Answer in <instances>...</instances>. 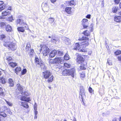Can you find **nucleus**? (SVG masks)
I'll list each match as a JSON object with an SVG mask.
<instances>
[{
    "instance_id": "f257e3e1",
    "label": "nucleus",
    "mask_w": 121,
    "mask_h": 121,
    "mask_svg": "<svg viewBox=\"0 0 121 121\" xmlns=\"http://www.w3.org/2000/svg\"><path fill=\"white\" fill-rule=\"evenodd\" d=\"M3 45L5 47H8L9 49H10L12 51L15 50L17 48L16 44L11 42L9 39L8 40H5Z\"/></svg>"
},
{
    "instance_id": "f03ea898",
    "label": "nucleus",
    "mask_w": 121,
    "mask_h": 121,
    "mask_svg": "<svg viewBox=\"0 0 121 121\" xmlns=\"http://www.w3.org/2000/svg\"><path fill=\"white\" fill-rule=\"evenodd\" d=\"M43 77L45 79H48V82H52L53 76L49 71L46 70L43 72Z\"/></svg>"
},
{
    "instance_id": "7ed1b4c3",
    "label": "nucleus",
    "mask_w": 121,
    "mask_h": 121,
    "mask_svg": "<svg viewBox=\"0 0 121 121\" xmlns=\"http://www.w3.org/2000/svg\"><path fill=\"white\" fill-rule=\"evenodd\" d=\"M42 45H40L41 48L40 49V51L42 50L43 51V53L44 56H46L50 52V50L49 48L45 46H43L42 48Z\"/></svg>"
},
{
    "instance_id": "20e7f679",
    "label": "nucleus",
    "mask_w": 121,
    "mask_h": 121,
    "mask_svg": "<svg viewBox=\"0 0 121 121\" xmlns=\"http://www.w3.org/2000/svg\"><path fill=\"white\" fill-rule=\"evenodd\" d=\"M80 92L79 98H81L82 100H83V99L86 97L85 92L84 88L83 87H81L80 88Z\"/></svg>"
},
{
    "instance_id": "39448f33",
    "label": "nucleus",
    "mask_w": 121,
    "mask_h": 121,
    "mask_svg": "<svg viewBox=\"0 0 121 121\" xmlns=\"http://www.w3.org/2000/svg\"><path fill=\"white\" fill-rule=\"evenodd\" d=\"M76 55L77 56V62L80 64H82V63L84 61V59L82 56L79 55L78 53L76 54Z\"/></svg>"
},
{
    "instance_id": "423d86ee",
    "label": "nucleus",
    "mask_w": 121,
    "mask_h": 121,
    "mask_svg": "<svg viewBox=\"0 0 121 121\" xmlns=\"http://www.w3.org/2000/svg\"><path fill=\"white\" fill-rule=\"evenodd\" d=\"M76 75V71L73 68L69 70L68 76L70 75L72 78H74Z\"/></svg>"
},
{
    "instance_id": "0eeeda50",
    "label": "nucleus",
    "mask_w": 121,
    "mask_h": 121,
    "mask_svg": "<svg viewBox=\"0 0 121 121\" xmlns=\"http://www.w3.org/2000/svg\"><path fill=\"white\" fill-rule=\"evenodd\" d=\"M82 24L84 28H86L88 26V20L86 19H83L82 21Z\"/></svg>"
},
{
    "instance_id": "6e6552de",
    "label": "nucleus",
    "mask_w": 121,
    "mask_h": 121,
    "mask_svg": "<svg viewBox=\"0 0 121 121\" xmlns=\"http://www.w3.org/2000/svg\"><path fill=\"white\" fill-rule=\"evenodd\" d=\"M48 4L47 3H43L42 4V5L43 6V9L44 12H47L48 11L49 8Z\"/></svg>"
},
{
    "instance_id": "1a4fd4ad",
    "label": "nucleus",
    "mask_w": 121,
    "mask_h": 121,
    "mask_svg": "<svg viewBox=\"0 0 121 121\" xmlns=\"http://www.w3.org/2000/svg\"><path fill=\"white\" fill-rule=\"evenodd\" d=\"M55 63H60L61 64L64 63V60L61 59V57L56 58L55 59Z\"/></svg>"
},
{
    "instance_id": "9d476101",
    "label": "nucleus",
    "mask_w": 121,
    "mask_h": 121,
    "mask_svg": "<svg viewBox=\"0 0 121 121\" xmlns=\"http://www.w3.org/2000/svg\"><path fill=\"white\" fill-rule=\"evenodd\" d=\"M16 23L18 24H19L22 26L26 24V23L23 22V21L22 19H19L16 20Z\"/></svg>"
},
{
    "instance_id": "9b49d317",
    "label": "nucleus",
    "mask_w": 121,
    "mask_h": 121,
    "mask_svg": "<svg viewBox=\"0 0 121 121\" xmlns=\"http://www.w3.org/2000/svg\"><path fill=\"white\" fill-rule=\"evenodd\" d=\"M26 93H25V96L22 97L21 98V99L22 101H30V98L26 96Z\"/></svg>"
},
{
    "instance_id": "f8f14e48",
    "label": "nucleus",
    "mask_w": 121,
    "mask_h": 121,
    "mask_svg": "<svg viewBox=\"0 0 121 121\" xmlns=\"http://www.w3.org/2000/svg\"><path fill=\"white\" fill-rule=\"evenodd\" d=\"M63 39H64V41L66 44L69 45L70 44V41L69 39L65 37H64L63 38Z\"/></svg>"
},
{
    "instance_id": "ddd939ff",
    "label": "nucleus",
    "mask_w": 121,
    "mask_h": 121,
    "mask_svg": "<svg viewBox=\"0 0 121 121\" xmlns=\"http://www.w3.org/2000/svg\"><path fill=\"white\" fill-rule=\"evenodd\" d=\"M17 86L18 87V90L19 91V93H20L21 94H22L23 92V88L19 84H17Z\"/></svg>"
},
{
    "instance_id": "4468645a",
    "label": "nucleus",
    "mask_w": 121,
    "mask_h": 121,
    "mask_svg": "<svg viewBox=\"0 0 121 121\" xmlns=\"http://www.w3.org/2000/svg\"><path fill=\"white\" fill-rule=\"evenodd\" d=\"M56 50H54L52 51L50 53L49 56L51 57H54L56 55Z\"/></svg>"
},
{
    "instance_id": "2eb2a0df",
    "label": "nucleus",
    "mask_w": 121,
    "mask_h": 121,
    "mask_svg": "<svg viewBox=\"0 0 121 121\" xmlns=\"http://www.w3.org/2000/svg\"><path fill=\"white\" fill-rule=\"evenodd\" d=\"M80 47V45L78 43H77L75 44L74 47L73 49L74 50L79 51L81 48Z\"/></svg>"
},
{
    "instance_id": "dca6fc26",
    "label": "nucleus",
    "mask_w": 121,
    "mask_h": 121,
    "mask_svg": "<svg viewBox=\"0 0 121 121\" xmlns=\"http://www.w3.org/2000/svg\"><path fill=\"white\" fill-rule=\"evenodd\" d=\"M71 7H67L65 8V10L67 13L71 14L72 13V12L71 11Z\"/></svg>"
},
{
    "instance_id": "f3484780",
    "label": "nucleus",
    "mask_w": 121,
    "mask_h": 121,
    "mask_svg": "<svg viewBox=\"0 0 121 121\" xmlns=\"http://www.w3.org/2000/svg\"><path fill=\"white\" fill-rule=\"evenodd\" d=\"M27 102H21V105L23 107L27 108H28L29 107L28 105L26 104Z\"/></svg>"
},
{
    "instance_id": "a211bd4d",
    "label": "nucleus",
    "mask_w": 121,
    "mask_h": 121,
    "mask_svg": "<svg viewBox=\"0 0 121 121\" xmlns=\"http://www.w3.org/2000/svg\"><path fill=\"white\" fill-rule=\"evenodd\" d=\"M39 65L41 67L42 69L43 70H45L46 68V67L45 66L44 63L43 61L40 63Z\"/></svg>"
},
{
    "instance_id": "6ab92c4d",
    "label": "nucleus",
    "mask_w": 121,
    "mask_h": 121,
    "mask_svg": "<svg viewBox=\"0 0 121 121\" xmlns=\"http://www.w3.org/2000/svg\"><path fill=\"white\" fill-rule=\"evenodd\" d=\"M35 63L38 65L40 64V63L41 62H42V61H41L40 60H39L37 57H35Z\"/></svg>"
},
{
    "instance_id": "aec40b11",
    "label": "nucleus",
    "mask_w": 121,
    "mask_h": 121,
    "mask_svg": "<svg viewBox=\"0 0 121 121\" xmlns=\"http://www.w3.org/2000/svg\"><path fill=\"white\" fill-rule=\"evenodd\" d=\"M114 20L117 22H120L121 21V16H115V17Z\"/></svg>"
},
{
    "instance_id": "412c9836",
    "label": "nucleus",
    "mask_w": 121,
    "mask_h": 121,
    "mask_svg": "<svg viewBox=\"0 0 121 121\" xmlns=\"http://www.w3.org/2000/svg\"><path fill=\"white\" fill-rule=\"evenodd\" d=\"M2 14L3 16H6L7 15H9L10 14V13L7 10L3 12Z\"/></svg>"
},
{
    "instance_id": "4be33fe9",
    "label": "nucleus",
    "mask_w": 121,
    "mask_h": 121,
    "mask_svg": "<svg viewBox=\"0 0 121 121\" xmlns=\"http://www.w3.org/2000/svg\"><path fill=\"white\" fill-rule=\"evenodd\" d=\"M6 30L8 32H10L11 31L12 29L11 26L8 25L6 26Z\"/></svg>"
},
{
    "instance_id": "5701e85b",
    "label": "nucleus",
    "mask_w": 121,
    "mask_h": 121,
    "mask_svg": "<svg viewBox=\"0 0 121 121\" xmlns=\"http://www.w3.org/2000/svg\"><path fill=\"white\" fill-rule=\"evenodd\" d=\"M69 70H67L66 69L64 70L62 72V74L64 75H68L69 74Z\"/></svg>"
},
{
    "instance_id": "b1692460",
    "label": "nucleus",
    "mask_w": 121,
    "mask_h": 121,
    "mask_svg": "<svg viewBox=\"0 0 121 121\" xmlns=\"http://www.w3.org/2000/svg\"><path fill=\"white\" fill-rule=\"evenodd\" d=\"M18 30L22 32H23L24 31V27H19L17 28Z\"/></svg>"
},
{
    "instance_id": "393cba45",
    "label": "nucleus",
    "mask_w": 121,
    "mask_h": 121,
    "mask_svg": "<svg viewBox=\"0 0 121 121\" xmlns=\"http://www.w3.org/2000/svg\"><path fill=\"white\" fill-rule=\"evenodd\" d=\"M78 39L79 41H87L88 40V38L87 37H83L81 38H79Z\"/></svg>"
},
{
    "instance_id": "a878e982",
    "label": "nucleus",
    "mask_w": 121,
    "mask_h": 121,
    "mask_svg": "<svg viewBox=\"0 0 121 121\" xmlns=\"http://www.w3.org/2000/svg\"><path fill=\"white\" fill-rule=\"evenodd\" d=\"M9 82L11 86H13L14 82L12 79H9Z\"/></svg>"
},
{
    "instance_id": "bb28decb",
    "label": "nucleus",
    "mask_w": 121,
    "mask_h": 121,
    "mask_svg": "<svg viewBox=\"0 0 121 121\" xmlns=\"http://www.w3.org/2000/svg\"><path fill=\"white\" fill-rule=\"evenodd\" d=\"M48 20L50 23L51 24H52V23L54 22L55 19L54 18L51 17L48 18Z\"/></svg>"
},
{
    "instance_id": "cd10ccee",
    "label": "nucleus",
    "mask_w": 121,
    "mask_h": 121,
    "mask_svg": "<svg viewBox=\"0 0 121 121\" xmlns=\"http://www.w3.org/2000/svg\"><path fill=\"white\" fill-rule=\"evenodd\" d=\"M69 4L70 5H75L76 4V2L74 0H71L69 2Z\"/></svg>"
},
{
    "instance_id": "c85d7f7f",
    "label": "nucleus",
    "mask_w": 121,
    "mask_h": 121,
    "mask_svg": "<svg viewBox=\"0 0 121 121\" xmlns=\"http://www.w3.org/2000/svg\"><path fill=\"white\" fill-rule=\"evenodd\" d=\"M6 26V24L4 22H0V27L1 28H4Z\"/></svg>"
},
{
    "instance_id": "c756f323",
    "label": "nucleus",
    "mask_w": 121,
    "mask_h": 121,
    "mask_svg": "<svg viewBox=\"0 0 121 121\" xmlns=\"http://www.w3.org/2000/svg\"><path fill=\"white\" fill-rule=\"evenodd\" d=\"M81 44L82 45H83L84 46H86L88 45L89 43L87 41H83L82 42H81Z\"/></svg>"
},
{
    "instance_id": "7c9ffc66",
    "label": "nucleus",
    "mask_w": 121,
    "mask_h": 121,
    "mask_svg": "<svg viewBox=\"0 0 121 121\" xmlns=\"http://www.w3.org/2000/svg\"><path fill=\"white\" fill-rule=\"evenodd\" d=\"M6 82L5 78L2 77L0 78V82L2 84L5 83Z\"/></svg>"
},
{
    "instance_id": "2f4dec72",
    "label": "nucleus",
    "mask_w": 121,
    "mask_h": 121,
    "mask_svg": "<svg viewBox=\"0 0 121 121\" xmlns=\"http://www.w3.org/2000/svg\"><path fill=\"white\" fill-rule=\"evenodd\" d=\"M6 5L5 4L0 5V11L4 9L6 7Z\"/></svg>"
},
{
    "instance_id": "473e14b6",
    "label": "nucleus",
    "mask_w": 121,
    "mask_h": 121,
    "mask_svg": "<svg viewBox=\"0 0 121 121\" xmlns=\"http://www.w3.org/2000/svg\"><path fill=\"white\" fill-rule=\"evenodd\" d=\"M118 7H115L112 8V12L114 13H116L117 11Z\"/></svg>"
},
{
    "instance_id": "72a5a7b5",
    "label": "nucleus",
    "mask_w": 121,
    "mask_h": 121,
    "mask_svg": "<svg viewBox=\"0 0 121 121\" xmlns=\"http://www.w3.org/2000/svg\"><path fill=\"white\" fill-rule=\"evenodd\" d=\"M9 65L11 67H14L16 66L17 64L16 63H13V62H11L9 63Z\"/></svg>"
},
{
    "instance_id": "f704fd0d",
    "label": "nucleus",
    "mask_w": 121,
    "mask_h": 121,
    "mask_svg": "<svg viewBox=\"0 0 121 121\" xmlns=\"http://www.w3.org/2000/svg\"><path fill=\"white\" fill-rule=\"evenodd\" d=\"M85 35L88 36L89 35V34L88 30H86L84 31L83 33Z\"/></svg>"
},
{
    "instance_id": "c9c22d12",
    "label": "nucleus",
    "mask_w": 121,
    "mask_h": 121,
    "mask_svg": "<svg viewBox=\"0 0 121 121\" xmlns=\"http://www.w3.org/2000/svg\"><path fill=\"white\" fill-rule=\"evenodd\" d=\"M21 68L20 67H17L15 69V72L16 74H17L18 72L21 70Z\"/></svg>"
},
{
    "instance_id": "e433bc0d",
    "label": "nucleus",
    "mask_w": 121,
    "mask_h": 121,
    "mask_svg": "<svg viewBox=\"0 0 121 121\" xmlns=\"http://www.w3.org/2000/svg\"><path fill=\"white\" fill-rule=\"evenodd\" d=\"M69 55L67 53H66L64 56V59L66 60H68L69 58Z\"/></svg>"
},
{
    "instance_id": "4c0bfd02",
    "label": "nucleus",
    "mask_w": 121,
    "mask_h": 121,
    "mask_svg": "<svg viewBox=\"0 0 121 121\" xmlns=\"http://www.w3.org/2000/svg\"><path fill=\"white\" fill-rule=\"evenodd\" d=\"M0 115L1 116L4 117H6V115L4 112L0 111Z\"/></svg>"
},
{
    "instance_id": "58836bf2",
    "label": "nucleus",
    "mask_w": 121,
    "mask_h": 121,
    "mask_svg": "<svg viewBox=\"0 0 121 121\" xmlns=\"http://www.w3.org/2000/svg\"><path fill=\"white\" fill-rule=\"evenodd\" d=\"M58 39H56L55 38L52 37L51 39V41L53 43H56V42L57 41Z\"/></svg>"
},
{
    "instance_id": "ea45409f",
    "label": "nucleus",
    "mask_w": 121,
    "mask_h": 121,
    "mask_svg": "<svg viewBox=\"0 0 121 121\" xmlns=\"http://www.w3.org/2000/svg\"><path fill=\"white\" fill-rule=\"evenodd\" d=\"M121 54V51L118 50L115 52V54L116 55H118Z\"/></svg>"
},
{
    "instance_id": "a19ab883",
    "label": "nucleus",
    "mask_w": 121,
    "mask_h": 121,
    "mask_svg": "<svg viewBox=\"0 0 121 121\" xmlns=\"http://www.w3.org/2000/svg\"><path fill=\"white\" fill-rule=\"evenodd\" d=\"M3 89L2 88L0 87V95L1 96H4V93L3 91Z\"/></svg>"
},
{
    "instance_id": "79ce46f5",
    "label": "nucleus",
    "mask_w": 121,
    "mask_h": 121,
    "mask_svg": "<svg viewBox=\"0 0 121 121\" xmlns=\"http://www.w3.org/2000/svg\"><path fill=\"white\" fill-rule=\"evenodd\" d=\"M7 104L10 106H12L13 104L10 102L6 100H5Z\"/></svg>"
},
{
    "instance_id": "37998d69",
    "label": "nucleus",
    "mask_w": 121,
    "mask_h": 121,
    "mask_svg": "<svg viewBox=\"0 0 121 121\" xmlns=\"http://www.w3.org/2000/svg\"><path fill=\"white\" fill-rule=\"evenodd\" d=\"M49 62L50 64H53L55 63V60H53L52 59H50L49 61Z\"/></svg>"
},
{
    "instance_id": "c03bdc74",
    "label": "nucleus",
    "mask_w": 121,
    "mask_h": 121,
    "mask_svg": "<svg viewBox=\"0 0 121 121\" xmlns=\"http://www.w3.org/2000/svg\"><path fill=\"white\" fill-rule=\"evenodd\" d=\"M85 65L84 64H82V65L80 66V69H81L82 70H85L86 69L85 67Z\"/></svg>"
},
{
    "instance_id": "a18cd8bd",
    "label": "nucleus",
    "mask_w": 121,
    "mask_h": 121,
    "mask_svg": "<svg viewBox=\"0 0 121 121\" xmlns=\"http://www.w3.org/2000/svg\"><path fill=\"white\" fill-rule=\"evenodd\" d=\"M30 43H28L26 45V49L27 51L28 50L29 48H30Z\"/></svg>"
},
{
    "instance_id": "49530a36",
    "label": "nucleus",
    "mask_w": 121,
    "mask_h": 121,
    "mask_svg": "<svg viewBox=\"0 0 121 121\" xmlns=\"http://www.w3.org/2000/svg\"><path fill=\"white\" fill-rule=\"evenodd\" d=\"M5 36L4 35L2 34L0 35V39L1 40L5 39Z\"/></svg>"
},
{
    "instance_id": "de8ad7c7",
    "label": "nucleus",
    "mask_w": 121,
    "mask_h": 121,
    "mask_svg": "<svg viewBox=\"0 0 121 121\" xmlns=\"http://www.w3.org/2000/svg\"><path fill=\"white\" fill-rule=\"evenodd\" d=\"M26 72V69H24L23 70L22 72V75H24L25 74Z\"/></svg>"
},
{
    "instance_id": "09e8293b",
    "label": "nucleus",
    "mask_w": 121,
    "mask_h": 121,
    "mask_svg": "<svg viewBox=\"0 0 121 121\" xmlns=\"http://www.w3.org/2000/svg\"><path fill=\"white\" fill-rule=\"evenodd\" d=\"M2 109L3 111H4L5 110H7L8 109V108L6 106H4L2 107Z\"/></svg>"
},
{
    "instance_id": "8fccbe9b",
    "label": "nucleus",
    "mask_w": 121,
    "mask_h": 121,
    "mask_svg": "<svg viewBox=\"0 0 121 121\" xmlns=\"http://www.w3.org/2000/svg\"><path fill=\"white\" fill-rule=\"evenodd\" d=\"M64 65L65 67L67 68H69L70 67V65L66 63H64Z\"/></svg>"
},
{
    "instance_id": "3c124183",
    "label": "nucleus",
    "mask_w": 121,
    "mask_h": 121,
    "mask_svg": "<svg viewBox=\"0 0 121 121\" xmlns=\"http://www.w3.org/2000/svg\"><path fill=\"white\" fill-rule=\"evenodd\" d=\"M58 55L60 56H62L63 55V52L61 51H59L58 52Z\"/></svg>"
},
{
    "instance_id": "603ef678",
    "label": "nucleus",
    "mask_w": 121,
    "mask_h": 121,
    "mask_svg": "<svg viewBox=\"0 0 121 121\" xmlns=\"http://www.w3.org/2000/svg\"><path fill=\"white\" fill-rule=\"evenodd\" d=\"M89 91L91 93H93L94 92V91L92 90V89L91 87H90L89 88Z\"/></svg>"
},
{
    "instance_id": "864d4df0",
    "label": "nucleus",
    "mask_w": 121,
    "mask_h": 121,
    "mask_svg": "<svg viewBox=\"0 0 121 121\" xmlns=\"http://www.w3.org/2000/svg\"><path fill=\"white\" fill-rule=\"evenodd\" d=\"M114 1L115 3V4H118L120 1V0H115Z\"/></svg>"
},
{
    "instance_id": "5fc2aeb1",
    "label": "nucleus",
    "mask_w": 121,
    "mask_h": 121,
    "mask_svg": "<svg viewBox=\"0 0 121 121\" xmlns=\"http://www.w3.org/2000/svg\"><path fill=\"white\" fill-rule=\"evenodd\" d=\"M79 51L81 52H85L86 51V50L85 49L80 48Z\"/></svg>"
},
{
    "instance_id": "6e6d98bb",
    "label": "nucleus",
    "mask_w": 121,
    "mask_h": 121,
    "mask_svg": "<svg viewBox=\"0 0 121 121\" xmlns=\"http://www.w3.org/2000/svg\"><path fill=\"white\" fill-rule=\"evenodd\" d=\"M9 21H12V20H13V19L12 16H11L10 17H9Z\"/></svg>"
},
{
    "instance_id": "4d7b16f0",
    "label": "nucleus",
    "mask_w": 121,
    "mask_h": 121,
    "mask_svg": "<svg viewBox=\"0 0 121 121\" xmlns=\"http://www.w3.org/2000/svg\"><path fill=\"white\" fill-rule=\"evenodd\" d=\"M85 74L83 73H82L81 74L80 77L82 78H83L85 77Z\"/></svg>"
},
{
    "instance_id": "13d9d810",
    "label": "nucleus",
    "mask_w": 121,
    "mask_h": 121,
    "mask_svg": "<svg viewBox=\"0 0 121 121\" xmlns=\"http://www.w3.org/2000/svg\"><path fill=\"white\" fill-rule=\"evenodd\" d=\"M12 59V58L11 57H9L7 59V60L8 61H10Z\"/></svg>"
},
{
    "instance_id": "bf43d9fd",
    "label": "nucleus",
    "mask_w": 121,
    "mask_h": 121,
    "mask_svg": "<svg viewBox=\"0 0 121 121\" xmlns=\"http://www.w3.org/2000/svg\"><path fill=\"white\" fill-rule=\"evenodd\" d=\"M34 52V50L33 49H31L30 51V54L31 55H32L33 54V52Z\"/></svg>"
},
{
    "instance_id": "052dcab7",
    "label": "nucleus",
    "mask_w": 121,
    "mask_h": 121,
    "mask_svg": "<svg viewBox=\"0 0 121 121\" xmlns=\"http://www.w3.org/2000/svg\"><path fill=\"white\" fill-rule=\"evenodd\" d=\"M34 108L35 110V111H37V108L36 107V103H35V105H34Z\"/></svg>"
},
{
    "instance_id": "680f3d73",
    "label": "nucleus",
    "mask_w": 121,
    "mask_h": 121,
    "mask_svg": "<svg viewBox=\"0 0 121 121\" xmlns=\"http://www.w3.org/2000/svg\"><path fill=\"white\" fill-rule=\"evenodd\" d=\"M91 16V15L90 14H88L86 16V17L88 19H90V18Z\"/></svg>"
},
{
    "instance_id": "e2e57ef3",
    "label": "nucleus",
    "mask_w": 121,
    "mask_h": 121,
    "mask_svg": "<svg viewBox=\"0 0 121 121\" xmlns=\"http://www.w3.org/2000/svg\"><path fill=\"white\" fill-rule=\"evenodd\" d=\"M117 59L118 60L121 61V55L118 56L117 57Z\"/></svg>"
},
{
    "instance_id": "0e129e2a",
    "label": "nucleus",
    "mask_w": 121,
    "mask_h": 121,
    "mask_svg": "<svg viewBox=\"0 0 121 121\" xmlns=\"http://www.w3.org/2000/svg\"><path fill=\"white\" fill-rule=\"evenodd\" d=\"M4 4V2L3 1H0V5H3Z\"/></svg>"
},
{
    "instance_id": "69168bd1",
    "label": "nucleus",
    "mask_w": 121,
    "mask_h": 121,
    "mask_svg": "<svg viewBox=\"0 0 121 121\" xmlns=\"http://www.w3.org/2000/svg\"><path fill=\"white\" fill-rule=\"evenodd\" d=\"M34 113L35 115H37L38 114V112L37 111H35Z\"/></svg>"
},
{
    "instance_id": "338daca9",
    "label": "nucleus",
    "mask_w": 121,
    "mask_h": 121,
    "mask_svg": "<svg viewBox=\"0 0 121 121\" xmlns=\"http://www.w3.org/2000/svg\"><path fill=\"white\" fill-rule=\"evenodd\" d=\"M56 0H50L51 1L52 3H53L56 2Z\"/></svg>"
},
{
    "instance_id": "774afa93",
    "label": "nucleus",
    "mask_w": 121,
    "mask_h": 121,
    "mask_svg": "<svg viewBox=\"0 0 121 121\" xmlns=\"http://www.w3.org/2000/svg\"><path fill=\"white\" fill-rule=\"evenodd\" d=\"M37 115H35V117L34 118L36 119H37Z\"/></svg>"
}]
</instances>
